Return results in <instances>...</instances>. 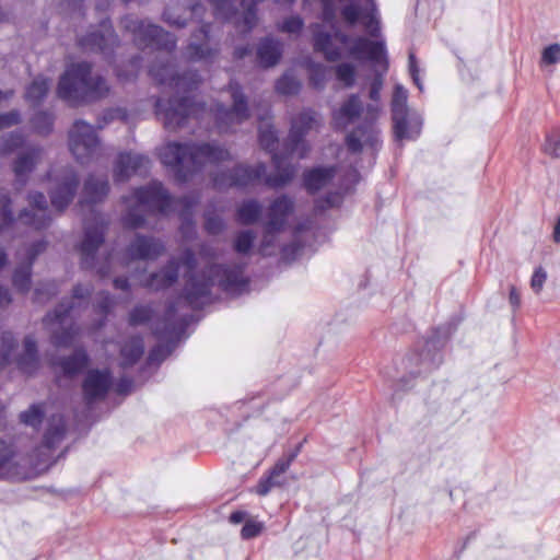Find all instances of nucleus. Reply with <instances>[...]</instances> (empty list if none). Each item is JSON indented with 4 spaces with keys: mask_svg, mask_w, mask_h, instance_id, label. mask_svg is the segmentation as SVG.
I'll return each instance as SVG.
<instances>
[{
    "mask_svg": "<svg viewBox=\"0 0 560 560\" xmlns=\"http://www.w3.org/2000/svg\"><path fill=\"white\" fill-rule=\"evenodd\" d=\"M125 31L132 35L136 46L144 50L156 51L155 61L150 66L149 73L160 85L172 89L175 95L165 101L158 98L155 114L167 130L174 131L184 127L190 117L203 119L212 116L220 132H229L249 117L247 101L237 83L231 82L229 91L233 101L232 107L217 103L208 109L203 103H190L187 93L195 91L201 82L197 72L178 74L170 62L168 55L176 47V38L168 32L148 21L128 15L121 21Z\"/></svg>",
    "mask_w": 560,
    "mask_h": 560,
    "instance_id": "f257e3e1",
    "label": "nucleus"
},
{
    "mask_svg": "<svg viewBox=\"0 0 560 560\" xmlns=\"http://www.w3.org/2000/svg\"><path fill=\"white\" fill-rule=\"evenodd\" d=\"M196 258L191 250H185L180 262L172 258L160 271L151 273L140 280V284L152 291H160L172 287L178 278L182 266L187 275L184 288V299L189 306L198 308L210 301L211 289L218 285L229 294H240L246 290L248 279L244 275L243 262L234 265H210L207 270L196 273Z\"/></svg>",
    "mask_w": 560,
    "mask_h": 560,
    "instance_id": "f03ea898",
    "label": "nucleus"
},
{
    "mask_svg": "<svg viewBox=\"0 0 560 560\" xmlns=\"http://www.w3.org/2000/svg\"><path fill=\"white\" fill-rule=\"evenodd\" d=\"M122 202L126 206L122 221L130 229L143 226L148 213L168 214L172 210H179L183 226L190 228L191 209L196 205L192 197L173 200L159 182L135 189L130 196L122 197Z\"/></svg>",
    "mask_w": 560,
    "mask_h": 560,
    "instance_id": "7ed1b4c3",
    "label": "nucleus"
},
{
    "mask_svg": "<svg viewBox=\"0 0 560 560\" xmlns=\"http://www.w3.org/2000/svg\"><path fill=\"white\" fill-rule=\"evenodd\" d=\"M160 159L178 182H186L207 166L230 160L231 154L217 143L168 142L160 149Z\"/></svg>",
    "mask_w": 560,
    "mask_h": 560,
    "instance_id": "20e7f679",
    "label": "nucleus"
},
{
    "mask_svg": "<svg viewBox=\"0 0 560 560\" xmlns=\"http://www.w3.org/2000/svg\"><path fill=\"white\" fill-rule=\"evenodd\" d=\"M109 85L98 74L92 73L88 62L71 63L59 79L57 95L70 105H79L107 96Z\"/></svg>",
    "mask_w": 560,
    "mask_h": 560,
    "instance_id": "39448f33",
    "label": "nucleus"
},
{
    "mask_svg": "<svg viewBox=\"0 0 560 560\" xmlns=\"http://www.w3.org/2000/svg\"><path fill=\"white\" fill-rule=\"evenodd\" d=\"M340 14L349 26L360 22L370 36L380 37L381 21L375 0H349L341 8ZM322 19L325 23L334 24L336 9L331 0H322Z\"/></svg>",
    "mask_w": 560,
    "mask_h": 560,
    "instance_id": "423d86ee",
    "label": "nucleus"
},
{
    "mask_svg": "<svg viewBox=\"0 0 560 560\" xmlns=\"http://www.w3.org/2000/svg\"><path fill=\"white\" fill-rule=\"evenodd\" d=\"M90 285L78 284L73 289L71 301L61 303L51 314H48L44 324L49 328L56 346H68L72 342L77 330L72 324V317L78 307L86 303L91 295Z\"/></svg>",
    "mask_w": 560,
    "mask_h": 560,
    "instance_id": "0eeeda50",
    "label": "nucleus"
},
{
    "mask_svg": "<svg viewBox=\"0 0 560 560\" xmlns=\"http://www.w3.org/2000/svg\"><path fill=\"white\" fill-rule=\"evenodd\" d=\"M105 224L84 222V237L79 246L81 265L84 269L95 271L100 277H107L112 271V255L104 248Z\"/></svg>",
    "mask_w": 560,
    "mask_h": 560,
    "instance_id": "6e6552de",
    "label": "nucleus"
},
{
    "mask_svg": "<svg viewBox=\"0 0 560 560\" xmlns=\"http://www.w3.org/2000/svg\"><path fill=\"white\" fill-rule=\"evenodd\" d=\"M408 91L397 83L394 86L390 109L395 138L399 141L416 140L422 127L420 115L407 106Z\"/></svg>",
    "mask_w": 560,
    "mask_h": 560,
    "instance_id": "1a4fd4ad",
    "label": "nucleus"
},
{
    "mask_svg": "<svg viewBox=\"0 0 560 560\" xmlns=\"http://www.w3.org/2000/svg\"><path fill=\"white\" fill-rule=\"evenodd\" d=\"M8 364H15L23 373L33 374L38 368L36 340L26 336L20 347L11 331H3L0 338V368Z\"/></svg>",
    "mask_w": 560,
    "mask_h": 560,
    "instance_id": "9d476101",
    "label": "nucleus"
},
{
    "mask_svg": "<svg viewBox=\"0 0 560 560\" xmlns=\"http://www.w3.org/2000/svg\"><path fill=\"white\" fill-rule=\"evenodd\" d=\"M259 119L261 120L258 129L259 142L266 151L271 153V160L276 168V174L267 176L265 178V184L272 188L283 187L293 179L295 167L287 163V159L291 156L287 153V151L284 154L276 152V148L278 145V137L273 127L270 124L264 121V116H259Z\"/></svg>",
    "mask_w": 560,
    "mask_h": 560,
    "instance_id": "9b49d317",
    "label": "nucleus"
},
{
    "mask_svg": "<svg viewBox=\"0 0 560 560\" xmlns=\"http://www.w3.org/2000/svg\"><path fill=\"white\" fill-rule=\"evenodd\" d=\"M322 125L319 114L306 108L291 119V128L284 142V151L298 159H304L311 150L310 143L305 140L306 135L317 130Z\"/></svg>",
    "mask_w": 560,
    "mask_h": 560,
    "instance_id": "f8f14e48",
    "label": "nucleus"
},
{
    "mask_svg": "<svg viewBox=\"0 0 560 560\" xmlns=\"http://www.w3.org/2000/svg\"><path fill=\"white\" fill-rule=\"evenodd\" d=\"M69 149L82 165L96 160L102 147L95 128L82 119L75 120L69 130Z\"/></svg>",
    "mask_w": 560,
    "mask_h": 560,
    "instance_id": "ddd939ff",
    "label": "nucleus"
},
{
    "mask_svg": "<svg viewBox=\"0 0 560 560\" xmlns=\"http://www.w3.org/2000/svg\"><path fill=\"white\" fill-rule=\"evenodd\" d=\"M362 113H364L365 122L348 135L346 139L347 147L352 152H359L364 147L376 150L381 145V131L375 125L382 113L381 102L371 101Z\"/></svg>",
    "mask_w": 560,
    "mask_h": 560,
    "instance_id": "4468645a",
    "label": "nucleus"
},
{
    "mask_svg": "<svg viewBox=\"0 0 560 560\" xmlns=\"http://www.w3.org/2000/svg\"><path fill=\"white\" fill-rule=\"evenodd\" d=\"M50 182L51 206L56 210L62 211L73 200L79 184L78 174L73 167L67 166L51 175Z\"/></svg>",
    "mask_w": 560,
    "mask_h": 560,
    "instance_id": "2eb2a0df",
    "label": "nucleus"
},
{
    "mask_svg": "<svg viewBox=\"0 0 560 560\" xmlns=\"http://www.w3.org/2000/svg\"><path fill=\"white\" fill-rule=\"evenodd\" d=\"M219 54V45L211 35V25L202 24L196 31L184 50V57L188 61L209 63Z\"/></svg>",
    "mask_w": 560,
    "mask_h": 560,
    "instance_id": "dca6fc26",
    "label": "nucleus"
},
{
    "mask_svg": "<svg viewBox=\"0 0 560 560\" xmlns=\"http://www.w3.org/2000/svg\"><path fill=\"white\" fill-rule=\"evenodd\" d=\"M266 165L258 163L255 166L240 164L228 174H218L213 177L214 186L219 189L228 187H247L261 178H266Z\"/></svg>",
    "mask_w": 560,
    "mask_h": 560,
    "instance_id": "f3484780",
    "label": "nucleus"
},
{
    "mask_svg": "<svg viewBox=\"0 0 560 560\" xmlns=\"http://www.w3.org/2000/svg\"><path fill=\"white\" fill-rule=\"evenodd\" d=\"M313 38L314 49L324 55L327 61H337L346 49V45L350 43V36L336 30L332 34L325 32L320 24H314Z\"/></svg>",
    "mask_w": 560,
    "mask_h": 560,
    "instance_id": "a211bd4d",
    "label": "nucleus"
},
{
    "mask_svg": "<svg viewBox=\"0 0 560 560\" xmlns=\"http://www.w3.org/2000/svg\"><path fill=\"white\" fill-rule=\"evenodd\" d=\"M348 55L355 60H370L384 65V71L387 70L388 62L386 47L383 40H370L363 36L350 37V43L346 45Z\"/></svg>",
    "mask_w": 560,
    "mask_h": 560,
    "instance_id": "6ab92c4d",
    "label": "nucleus"
},
{
    "mask_svg": "<svg viewBox=\"0 0 560 560\" xmlns=\"http://www.w3.org/2000/svg\"><path fill=\"white\" fill-rule=\"evenodd\" d=\"M294 200L287 195H281L271 200L265 214V225H267L268 231H283L294 212Z\"/></svg>",
    "mask_w": 560,
    "mask_h": 560,
    "instance_id": "aec40b11",
    "label": "nucleus"
},
{
    "mask_svg": "<svg viewBox=\"0 0 560 560\" xmlns=\"http://www.w3.org/2000/svg\"><path fill=\"white\" fill-rule=\"evenodd\" d=\"M150 168V160L139 153H120L114 165V179L126 182L132 175L145 174Z\"/></svg>",
    "mask_w": 560,
    "mask_h": 560,
    "instance_id": "412c9836",
    "label": "nucleus"
},
{
    "mask_svg": "<svg viewBox=\"0 0 560 560\" xmlns=\"http://www.w3.org/2000/svg\"><path fill=\"white\" fill-rule=\"evenodd\" d=\"M31 209L23 210L19 220L25 225L40 230L49 225L51 217L47 208L46 197L42 192H32L28 196Z\"/></svg>",
    "mask_w": 560,
    "mask_h": 560,
    "instance_id": "4be33fe9",
    "label": "nucleus"
},
{
    "mask_svg": "<svg viewBox=\"0 0 560 560\" xmlns=\"http://www.w3.org/2000/svg\"><path fill=\"white\" fill-rule=\"evenodd\" d=\"M45 247L46 243L39 241L24 249L23 261L15 268L12 277V283L16 291L26 293L30 290L33 262Z\"/></svg>",
    "mask_w": 560,
    "mask_h": 560,
    "instance_id": "5701e85b",
    "label": "nucleus"
},
{
    "mask_svg": "<svg viewBox=\"0 0 560 560\" xmlns=\"http://www.w3.org/2000/svg\"><path fill=\"white\" fill-rule=\"evenodd\" d=\"M113 380L108 370H91L82 384L83 397L88 404L104 399Z\"/></svg>",
    "mask_w": 560,
    "mask_h": 560,
    "instance_id": "b1692460",
    "label": "nucleus"
},
{
    "mask_svg": "<svg viewBox=\"0 0 560 560\" xmlns=\"http://www.w3.org/2000/svg\"><path fill=\"white\" fill-rule=\"evenodd\" d=\"M117 43L112 25L108 21L103 20L97 31L89 33L79 39V46L85 51H94L106 54Z\"/></svg>",
    "mask_w": 560,
    "mask_h": 560,
    "instance_id": "393cba45",
    "label": "nucleus"
},
{
    "mask_svg": "<svg viewBox=\"0 0 560 560\" xmlns=\"http://www.w3.org/2000/svg\"><path fill=\"white\" fill-rule=\"evenodd\" d=\"M164 250L165 246L161 240L138 234L128 246L127 254L133 260H155Z\"/></svg>",
    "mask_w": 560,
    "mask_h": 560,
    "instance_id": "a878e982",
    "label": "nucleus"
},
{
    "mask_svg": "<svg viewBox=\"0 0 560 560\" xmlns=\"http://www.w3.org/2000/svg\"><path fill=\"white\" fill-rule=\"evenodd\" d=\"M43 153L44 150L40 147H28L18 155L12 165L18 186L23 187L26 184L28 175L42 161Z\"/></svg>",
    "mask_w": 560,
    "mask_h": 560,
    "instance_id": "bb28decb",
    "label": "nucleus"
},
{
    "mask_svg": "<svg viewBox=\"0 0 560 560\" xmlns=\"http://www.w3.org/2000/svg\"><path fill=\"white\" fill-rule=\"evenodd\" d=\"M432 341H428L421 353H413L407 359L406 369L411 375H421L435 370L442 362V357L434 348Z\"/></svg>",
    "mask_w": 560,
    "mask_h": 560,
    "instance_id": "cd10ccee",
    "label": "nucleus"
},
{
    "mask_svg": "<svg viewBox=\"0 0 560 560\" xmlns=\"http://www.w3.org/2000/svg\"><path fill=\"white\" fill-rule=\"evenodd\" d=\"M363 112L362 102L358 94H351L338 109L332 112V122L338 129H346Z\"/></svg>",
    "mask_w": 560,
    "mask_h": 560,
    "instance_id": "c85d7f7f",
    "label": "nucleus"
},
{
    "mask_svg": "<svg viewBox=\"0 0 560 560\" xmlns=\"http://www.w3.org/2000/svg\"><path fill=\"white\" fill-rule=\"evenodd\" d=\"M109 192V183L106 176L89 175L83 185L82 205L102 202Z\"/></svg>",
    "mask_w": 560,
    "mask_h": 560,
    "instance_id": "c756f323",
    "label": "nucleus"
},
{
    "mask_svg": "<svg viewBox=\"0 0 560 560\" xmlns=\"http://www.w3.org/2000/svg\"><path fill=\"white\" fill-rule=\"evenodd\" d=\"M203 12L205 8L200 3L190 4L188 9L170 5L163 13V21L171 26L182 28L187 25L188 15L198 19Z\"/></svg>",
    "mask_w": 560,
    "mask_h": 560,
    "instance_id": "7c9ffc66",
    "label": "nucleus"
},
{
    "mask_svg": "<svg viewBox=\"0 0 560 560\" xmlns=\"http://www.w3.org/2000/svg\"><path fill=\"white\" fill-rule=\"evenodd\" d=\"M336 175V168L330 167H314L304 173L305 188L314 194L320 189L326 188Z\"/></svg>",
    "mask_w": 560,
    "mask_h": 560,
    "instance_id": "2f4dec72",
    "label": "nucleus"
},
{
    "mask_svg": "<svg viewBox=\"0 0 560 560\" xmlns=\"http://www.w3.org/2000/svg\"><path fill=\"white\" fill-rule=\"evenodd\" d=\"M282 43L272 37L262 39L257 48L259 63L265 68L277 65L282 56Z\"/></svg>",
    "mask_w": 560,
    "mask_h": 560,
    "instance_id": "473e14b6",
    "label": "nucleus"
},
{
    "mask_svg": "<svg viewBox=\"0 0 560 560\" xmlns=\"http://www.w3.org/2000/svg\"><path fill=\"white\" fill-rule=\"evenodd\" d=\"M89 362L88 354L83 350H77L67 358L54 361V366L58 369L65 376L71 377L80 373Z\"/></svg>",
    "mask_w": 560,
    "mask_h": 560,
    "instance_id": "72a5a7b5",
    "label": "nucleus"
},
{
    "mask_svg": "<svg viewBox=\"0 0 560 560\" xmlns=\"http://www.w3.org/2000/svg\"><path fill=\"white\" fill-rule=\"evenodd\" d=\"M66 423L61 415H52L48 421L43 444L47 448H55L65 438Z\"/></svg>",
    "mask_w": 560,
    "mask_h": 560,
    "instance_id": "f704fd0d",
    "label": "nucleus"
},
{
    "mask_svg": "<svg viewBox=\"0 0 560 560\" xmlns=\"http://www.w3.org/2000/svg\"><path fill=\"white\" fill-rule=\"evenodd\" d=\"M144 345L140 337H131L120 346V366L133 365L143 354Z\"/></svg>",
    "mask_w": 560,
    "mask_h": 560,
    "instance_id": "c9c22d12",
    "label": "nucleus"
},
{
    "mask_svg": "<svg viewBox=\"0 0 560 560\" xmlns=\"http://www.w3.org/2000/svg\"><path fill=\"white\" fill-rule=\"evenodd\" d=\"M50 88V81L42 75L36 77L26 88L25 100L32 105H38L46 97Z\"/></svg>",
    "mask_w": 560,
    "mask_h": 560,
    "instance_id": "e433bc0d",
    "label": "nucleus"
},
{
    "mask_svg": "<svg viewBox=\"0 0 560 560\" xmlns=\"http://www.w3.org/2000/svg\"><path fill=\"white\" fill-rule=\"evenodd\" d=\"M175 306L170 305L163 320V328H160L159 325L153 327V331L159 339H171L177 335V329L182 326V323L175 319Z\"/></svg>",
    "mask_w": 560,
    "mask_h": 560,
    "instance_id": "4c0bfd02",
    "label": "nucleus"
},
{
    "mask_svg": "<svg viewBox=\"0 0 560 560\" xmlns=\"http://www.w3.org/2000/svg\"><path fill=\"white\" fill-rule=\"evenodd\" d=\"M260 214L261 205L255 199H249L238 207L236 220L242 224H253L259 219Z\"/></svg>",
    "mask_w": 560,
    "mask_h": 560,
    "instance_id": "58836bf2",
    "label": "nucleus"
},
{
    "mask_svg": "<svg viewBox=\"0 0 560 560\" xmlns=\"http://www.w3.org/2000/svg\"><path fill=\"white\" fill-rule=\"evenodd\" d=\"M13 450L5 442L0 441V478H9L15 471Z\"/></svg>",
    "mask_w": 560,
    "mask_h": 560,
    "instance_id": "ea45409f",
    "label": "nucleus"
},
{
    "mask_svg": "<svg viewBox=\"0 0 560 560\" xmlns=\"http://www.w3.org/2000/svg\"><path fill=\"white\" fill-rule=\"evenodd\" d=\"M329 74V69L316 62L308 63V79L310 84L316 90H323L326 85Z\"/></svg>",
    "mask_w": 560,
    "mask_h": 560,
    "instance_id": "a19ab883",
    "label": "nucleus"
},
{
    "mask_svg": "<svg viewBox=\"0 0 560 560\" xmlns=\"http://www.w3.org/2000/svg\"><path fill=\"white\" fill-rule=\"evenodd\" d=\"M300 80L292 73L285 72L276 83V91L282 95H295L301 90Z\"/></svg>",
    "mask_w": 560,
    "mask_h": 560,
    "instance_id": "79ce46f5",
    "label": "nucleus"
},
{
    "mask_svg": "<svg viewBox=\"0 0 560 560\" xmlns=\"http://www.w3.org/2000/svg\"><path fill=\"white\" fill-rule=\"evenodd\" d=\"M24 136L20 131L4 133L0 139V153L9 155L24 144Z\"/></svg>",
    "mask_w": 560,
    "mask_h": 560,
    "instance_id": "37998d69",
    "label": "nucleus"
},
{
    "mask_svg": "<svg viewBox=\"0 0 560 560\" xmlns=\"http://www.w3.org/2000/svg\"><path fill=\"white\" fill-rule=\"evenodd\" d=\"M153 310L150 305H138L129 313L131 326L148 324L153 319Z\"/></svg>",
    "mask_w": 560,
    "mask_h": 560,
    "instance_id": "c03bdc74",
    "label": "nucleus"
},
{
    "mask_svg": "<svg viewBox=\"0 0 560 560\" xmlns=\"http://www.w3.org/2000/svg\"><path fill=\"white\" fill-rule=\"evenodd\" d=\"M337 79L342 82L346 88L353 86L355 82L357 69L352 63L342 62L335 68Z\"/></svg>",
    "mask_w": 560,
    "mask_h": 560,
    "instance_id": "a18cd8bd",
    "label": "nucleus"
},
{
    "mask_svg": "<svg viewBox=\"0 0 560 560\" xmlns=\"http://www.w3.org/2000/svg\"><path fill=\"white\" fill-rule=\"evenodd\" d=\"M44 413L43 405H32L26 411L20 415V419L24 424L37 428L43 420Z\"/></svg>",
    "mask_w": 560,
    "mask_h": 560,
    "instance_id": "49530a36",
    "label": "nucleus"
},
{
    "mask_svg": "<svg viewBox=\"0 0 560 560\" xmlns=\"http://www.w3.org/2000/svg\"><path fill=\"white\" fill-rule=\"evenodd\" d=\"M11 200L7 192L0 191V233L13 223V214L11 211Z\"/></svg>",
    "mask_w": 560,
    "mask_h": 560,
    "instance_id": "de8ad7c7",
    "label": "nucleus"
},
{
    "mask_svg": "<svg viewBox=\"0 0 560 560\" xmlns=\"http://www.w3.org/2000/svg\"><path fill=\"white\" fill-rule=\"evenodd\" d=\"M256 234L253 231H242L236 235L234 249L242 255L248 254L253 247Z\"/></svg>",
    "mask_w": 560,
    "mask_h": 560,
    "instance_id": "09e8293b",
    "label": "nucleus"
},
{
    "mask_svg": "<svg viewBox=\"0 0 560 560\" xmlns=\"http://www.w3.org/2000/svg\"><path fill=\"white\" fill-rule=\"evenodd\" d=\"M293 457L294 455L288 459H280L270 471L268 478L271 480L273 488L280 487L284 482L283 475L288 470Z\"/></svg>",
    "mask_w": 560,
    "mask_h": 560,
    "instance_id": "8fccbe9b",
    "label": "nucleus"
},
{
    "mask_svg": "<svg viewBox=\"0 0 560 560\" xmlns=\"http://www.w3.org/2000/svg\"><path fill=\"white\" fill-rule=\"evenodd\" d=\"M304 26V21L299 15H291L285 18L278 24V30L288 34H299Z\"/></svg>",
    "mask_w": 560,
    "mask_h": 560,
    "instance_id": "3c124183",
    "label": "nucleus"
},
{
    "mask_svg": "<svg viewBox=\"0 0 560 560\" xmlns=\"http://www.w3.org/2000/svg\"><path fill=\"white\" fill-rule=\"evenodd\" d=\"M58 292V285L55 281H50L47 283H43L35 288V298L34 300L38 303H44L52 295Z\"/></svg>",
    "mask_w": 560,
    "mask_h": 560,
    "instance_id": "603ef678",
    "label": "nucleus"
},
{
    "mask_svg": "<svg viewBox=\"0 0 560 560\" xmlns=\"http://www.w3.org/2000/svg\"><path fill=\"white\" fill-rule=\"evenodd\" d=\"M281 231H268L267 225H265V233L260 244V253L265 256L271 255L273 253V248L277 245V234Z\"/></svg>",
    "mask_w": 560,
    "mask_h": 560,
    "instance_id": "864d4df0",
    "label": "nucleus"
},
{
    "mask_svg": "<svg viewBox=\"0 0 560 560\" xmlns=\"http://www.w3.org/2000/svg\"><path fill=\"white\" fill-rule=\"evenodd\" d=\"M33 126L39 133H47L52 127V117L48 113L39 112L33 118Z\"/></svg>",
    "mask_w": 560,
    "mask_h": 560,
    "instance_id": "5fc2aeb1",
    "label": "nucleus"
},
{
    "mask_svg": "<svg viewBox=\"0 0 560 560\" xmlns=\"http://www.w3.org/2000/svg\"><path fill=\"white\" fill-rule=\"evenodd\" d=\"M262 529L264 523L248 518L246 520L241 530V536L243 539H252L254 537H257L262 532Z\"/></svg>",
    "mask_w": 560,
    "mask_h": 560,
    "instance_id": "6e6d98bb",
    "label": "nucleus"
},
{
    "mask_svg": "<svg viewBox=\"0 0 560 560\" xmlns=\"http://www.w3.org/2000/svg\"><path fill=\"white\" fill-rule=\"evenodd\" d=\"M205 228L208 233L215 235L224 229V222L218 214L207 212Z\"/></svg>",
    "mask_w": 560,
    "mask_h": 560,
    "instance_id": "4d7b16f0",
    "label": "nucleus"
},
{
    "mask_svg": "<svg viewBox=\"0 0 560 560\" xmlns=\"http://www.w3.org/2000/svg\"><path fill=\"white\" fill-rule=\"evenodd\" d=\"M113 306H114V298L109 293H106V292L98 293V295L96 298V306L95 307H96L97 312L103 317H105L110 312Z\"/></svg>",
    "mask_w": 560,
    "mask_h": 560,
    "instance_id": "13d9d810",
    "label": "nucleus"
},
{
    "mask_svg": "<svg viewBox=\"0 0 560 560\" xmlns=\"http://www.w3.org/2000/svg\"><path fill=\"white\" fill-rule=\"evenodd\" d=\"M560 61V45L552 44L546 47L541 54V63L556 65Z\"/></svg>",
    "mask_w": 560,
    "mask_h": 560,
    "instance_id": "bf43d9fd",
    "label": "nucleus"
},
{
    "mask_svg": "<svg viewBox=\"0 0 560 560\" xmlns=\"http://www.w3.org/2000/svg\"><path fill=\"white\" fill-rule=\"evenodd\" d=\"M383 73H376L369 88V98L372 102H381V91L383 90Z\"/></svg>",
    "mask_w": 560,
    "mask_h": 560,
    "instance_id": "052dcab7",
    "label": "nucleus"
},
{
    "mask_svg": "<svg viewBox=\"0 0 560 560\" xmlns=\"http://www.w3.org/2000/svg\"><path fill=\"white\" fill-rule=\"evenodd\" d=\"M542 150L551 158H560V136H547Z\"/></svg>",
    "mask_w": 560,
    "mask_h": 560,
    "instance_id": "680f3d73",
    "label": "nucleus"
},
{
    "mask_svg": "<svg viewBox=\"0 0 560 560\" xmlns=\"http://www.w3.org/2000/svg\"><path fill=\"white\" fill-rule=\"evenodd\" d=\"M547 279L546 271L539 267L537 268L530 279V288L535 293H540Z\"/></svg>",
    "mask_w": 560,
    "mask_h": 560,
    "instance_id": "e2e57ef3",
    "label": "nucleus"
},
{
    "mask_svg": "<svg viewBox=\"0 0 560 560\" xmlns=\"http://www.w3.org/2000/svg\"><path fill=\"white\" fill-rule=\"evenodd\" d=\"M20 113L18 110L0 114V129L16 125L20 122Z\"/></svg>",
    "mask_w": 560,
    "mask_h": 560,
    "instance_id": "0e129e2a",
    "label": "nucleus"
},
{
    "mask_svg": "<svg viewBox=\"0 0 560 560\" xmlns=\"http://www.w3.org/2000/svg\"><path fill=\"white\" fill-rule=\"evenodd\" d=\"M167 355V352L164 351V348L162 346H158L154 349H152L149 353V361L151 363L153 362H161L164 360Z\"/></svg>",
    "mask_w": 560,
    "mask_h": 560,
    "instance_id": "69168bd1",
    "label": "nucleus"
},
{
    "mask_svg": "<svg viewBox=\"0 0 560 560\" xmlns=\"http://www.w3.org/2000/svg\"><path fill=\"white\" fill-rule=\"evenodd\" d=\"M130 67H131L130 73H122L121 71H118L117 72L118 78H120L121 80H130V79L135 78L137 75L138 69H139V58L132 59L130 61Z\"/></svg>",
    "mask_w": 560,
    "mask_h": 560,
    "instance_id": "338daca9",
    "label": "nucleus"
},
{
    "mask_svg": "<svg viewBox=\"0 0 560 560\" xmlns=\"http://www.w3.org/2000/svg\"><path fill=\"white\" fill-rule=\"evenodd\" d=\"M509 302L514 311L521 306V294L514 285L510 289Z\"/></svg>",
    "mask_w": 560,
    "mask_h": 560,
    "instance_id": "774afa93",
    "label": "nucleus"
}]
</instances>
